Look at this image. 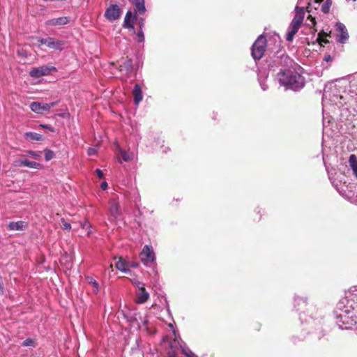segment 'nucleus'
Instances as JSON below:
<instances>
[{
    "label": "nucleus",
    "mask_w": 357,
    "mask_h": 357,
    "mask_svg": "<svg viewBox=\"0 0 357 357\" xmlns=\"http://www.w3.org/2000/svg\"><path fill=\"white\" fill-rule=\"evenodd\" d=\"M109 214L114 220H117L120 215L119 202L117 200L112 199L109 202Z\"/></svg>",
    "instance_id": "9d476101"
},
{
    "label": "nucleus",
    "mask_w": 357,
    "mask_h": 357,
    "mask_svg": "<svg viewBox=\"0 0 357 357\" xmlns=\"http://www.w3.org/2000/svg\"><path fill=\"white\" fill-rule=\"evenodd\" d=\"M40 45H46L47 46L48 38H36Z\"/></svg>",
    "instance_id": "4c0bfd02"
},
{
    "label": "nucleus",
    "mask_w": 357,
    "mask_h": 357,
    "mask_svg": "<svg viewBox=\"0 0 357 357\" xmlns=\"http://www.w3.org/2000/svg\"><path fill=\"white\" fill-rule=\"evenodd\" d=\"M131 267H133V268H136L138 266V264L137 263H132L130 264V265Z\"/></svg>",
    "instance_id": "3c124183"
},
{
    "label": "nucleus",
    "mask_w": 357,
    "mask_h": 357,
    "mask_svg": "<svg viewBox=\"0 0 357 357\" xmlns=\"http://www.w3.org/2000/svg\"><path fill=\"white\" fill-rule=\"evenodd\" d=\"M132 94L135 104L137 105H139L143 98L142 88L139 84H137L135 85Z\"/></svg>",
    "instance_id": "f3484780"
},
{
    "label": "nucleus",
    "mask_w": 357,
    "mask_h": 357,
    "mask_svg": "<svg viewBox=\"0 0 357 357\" xmlns=\"http://www.w3.org/2000/svg\"><path fill=\"white\" fill-rule=\"evenodd\" d=\"M56 105V102H52L50 103H47V105L49 106V111L50 110V109L52 107H54Z\"/></svg>",
    "instance_id": "c03bdc74"
},
{
    "label": "nucleus",
    "mask_w": 357,
    "mask_h": 357,
    "mask_svg": "<svg viewBox=\"0 0 357 357\" xmlns=\"http://www.w3.org/2000/svg\"><path fill=\"white\" fill-rule=\"evenodd\" d=\"M40 126H42L43 128H47V129L50 130V131H53V129L51 127L48 126L40 125Z\"/></svg>",
    "instance_id": "de8ad7c7"
},
{
    "label": "nucleus",
    "mask_w": 357,
    "mask_h": 357,
    "mask_svg": "<svg viewBox=\"0 0 357 357\" xmlns=\"http://www.w3.org/2000/svg\"><path fill=\"white\" fill-rule=\"evenodd\" d=\"M69 22H70V20L68 17H60L58 18H53V19L47 20L45 22V24L47 26H58L66 25Z\"/></svg>",
    "instance_id": "ddd939ff"
},
{
    "label": "nucleus",
    "mask_w": 357,
    "mask_h": 357,
    "mask_svg": "<svg viewBox=\"0 0 357 357\" xmlns=\"http://www.w3.org/2000/svg\"><path fill=\"white\" fill-rule=\"evenodd\" d=\"M173 333L176 336V331L174 330H173Z\"/></svg>",
    "instance_id": "13d9d810"
},
{
    "label": "nucleus",
    "mask_w": 357,
    "mask_h": 357,
    "mask_svg": "<svg viewBox=\"0 0 357 357\" xmlns=\"http://www.w3.org/2000/svg\"><path fill=\"white\" fill-rule=\"evenodd\" d=\"M30 109L32 112L39 114L49 112V106L47 103L45 102H33L30 104Z\"/></svg>",
    "instance_id": "1a4fd4ad"
},
{
    "label": "nucleus",
    "mask_w": 357,
    "mask_h": 357,
    "mask_svg": "<svg viewBox=\"0 0 357 357\" xmlns=\"http://www.w3.org/2000/svg\"><path fill=\"white\" fill-rule=\"evenodd\" d=\"M181 349L186 357H197L189 348L181 346Z\"/></svg>",
    "instance_id": "cd10ccee"
},
{
    "label": "nucleus",
    "mask_w": 357,
    "mask_h": 357,
    "mask_svg": "<svg viewBox=\"0 0 357 357\" xmlns=\"http://www.w3.org/2000/svg\"><path fill=\"white\" fill-rule=\"evenodd\" d=\"M149 298V294L145 289L138 290L136 294L135 302L139 304L144 303Z\"/></svg>",
    "instance_id": "dca6fc26"
},
{
    "label": "nucleus",
    "mask_w": 357,
    "mask_h": 357,
    "mask_svg": "<svg viewBox=\"0 0 357 357\" xmlns=\"http://www.w3.org/2000/svg\"><path fill=\"white\" fill-rule=\"evenodd\" d=\"M310 20L311 24H308L309 26H314L315 25V19L311 15H310L307 17V20Z\"/></svg>",
    "instance_id": "ea45409f"
},
{
    "label": "nucleus",
    "mask_w": 357,
    "mask_h": 357,
    "mask_svg": "<svg viewBox=\"0 0 357 357\" xmlns=\"http://www.w3.org/2000/svg\"><path fill=\"white\" fill-rule=\"evenodd\" d=\"M44 152H45V158L47 161L52 160L54 156V152L50 149H45Z\"/></svg>",
    "instance_id": "c756f323"
},
{
    "label": "nucleus",
    "mask_w": 357,
    "mask_h": 357,
    "mask_svg": "<svg viewBox=\"0 0 357 357\" xmlns=\"http://www.w3.org/2000/svg\"><path fill=\"white\" fill-rule=\"evenodd\" d=\"M61 222L63 223V229L70 230L71 229V225L66 222L63 218H61Z\"/></svg>",
    "instance_id": "f704fd0d"
},
{
    "label": "nucleus",
    "mask_w": 357,
    "mask_h": 357,
    "mask_svg": "<svg viewBox=\"0 0 357 357\" xmlns=\"http://www.w3.org/2000/svg\"><path fill=\"white\" fill-rule=\"evenodd\" d=\"M3 283L0 282V293H3Z\"/></svg>",
    "instance_id": "603ef678"
},
{
    "label": "nucleus",
    "mask_w": 357,
    "mask_h": 357,
    "mask_svg": "<svg viewBox=\"0 0 357 357\" xmlns=\"http://www.w3.org/2000/svg\"><path fill=\"white\" fill-rule=\"evenodd\" d=\"M299 28H300V26H298V25L291 23L289 26V29H288V32L287 33V37H286L287 40L292 41L294 39V35L298 32Z\"/></svg>",
    "instance_id": "a211bd4d"
},
{
    "label": "nucleus",
    "mask_w": 357,
    "mask_h": 357,
    "mask_svg": "<svg viewBox=\"0 0 357 357\" xmlns=\"http://www.w3.org/2000/svg\"><path fill=\"white\" fill-rule=\"evenodd\" d=\"M294 302L296 303V304L298 305L300 302H301L303 304H305L306 301L304 299V298L296 296L295 297Z\"/></svg>",
    "instance_id": "e433bc0d"
},
{
    "label": "nucleus",
    "mask_w": 357,
    "mask_h": 357,
    "mask_svg": "<svg viewBox=\"0 0 357 357\" xmlns=\"http://www.w3.org/2000/svg\"><path fill=\"white\" fill-rule=\"evenodd\" d=\"M349 163L354 174L357 178V157L354 154L351 155L349 159Z\"/></svg>",
    "instance_id": "aec40b11"
},
{
    "label": "nucleus",
    "mask_w": 357,
    "mask_h": 357,
    "mask_svg": "<svg viewBox=\"0 0 357 357\" xmlns=\"http://www.w3.org/2000/svg\"><path fill=\"white\" fill-rule=\"evenodd\" d=\"M22 345L24 347H33L34 346V341L32 339L28 338L23 342Z\"/></svg>",
    "instance_id": "2f4dec72"
},
{
    "label": "nucleus",
    "mask_w": 357,
    "mask_h": 357,
    "mask_svg": "<svg viewBox=\"0 0 357 357\" xmlns=\"http://www.w3.org/2000/svg\"><path fill=\"white\" fill-rule=\"evenodd\" d=\"M96 173L97 174L99 178H103V173L102 172V171L100 169H96Z\"/></svg>",
    "instance_id": "a19ab883"
},
{
    "label": "nucleus",
    "mask_w": 357,
    "mask_h": 357,
    "mask_svg": "<svg viewBox=\"0 0 357 357\" xmlns=\"http://www.w3.org/2000/svg\"><path fill=\"white\" fill-rule=\"evenodd\" d=\"M25 227L26 224L23 221L11 222L8 225V228L10 230H22Z\"/></svg>",
    "instance_id": "6ab92c4d"
},
{
    "label": "nucleus",
    "mask_w": 357,
    "mask_h": 357,
    "mask_svg": "<svg viewBox=\"0 0 357 357\" xmlns=\"http://www.w3.org/2000/svg\"><path fill=\"white\" fill-rule=\"evenodd\" d=\"M335 313L336 323L340 328L349 329L356 324L357 310L352 306L344 305V307L340 308L338 303Z\"/></svg>",
    "instance_id": "f257e3e1"
},
{
    "label": "nucleus",
    "mask_w": 357,
    "mask_h": 357,
    "mask_svg": "<svg viewBox=\"0 0 357 357\" xmlns=\"http://www.w3.org/2000/svg\"><path fill=\"white\" fill-rule=\"evenodd\" d=\"M140 259L142 262L146 266L153 262L155 260V253L152 247L145 245L140 253Z\"/></svg>",
    "instance_id": "39448f33"
},
{
    "label": "nucleus",
    "mask_w": 357,
    "mask_h": 357,
    "mask_svg": "<svg viewBox=\"0 0 357 357\" xmlns=\"http://www.w3.org/2000/svg\"><path fill=\"white\" fill-rule=\"evenodd\" d=\"M145 20L144 18H139L138 20V25L139 27V29L142 30L143 27L144 26Z\"/></svg>",
    "instance_id": "58836bf2"
},
{
    "label": "nucleus",
    "mask_w": 357,
    "mask_h": 357,
    "mask_svg": "<svg viewBox=\"0 0 357 357\" xmlns=\"http://www.w3.org/2000/svg\"><path fill=\"white\" fill-rule=\"evenodd\" d=\"M56 71V68L54 66H43L38 68H33L30 71V76L33 78H39L42 76L50 75L52 72Z\"/></svg>",
    "instance_id": "423d86ee"
},
{
    "label": "nucleus",
    "mask_w": 357,
    "mask_h": 357,
    "mask_svg": "<svg viewBox=\"0 0 357 357\" xmlns=\"http://www.w3.org/2000/svg\"><path fill=\"white\" fill-rule=\"evenodd\" d=\"M96 149L95 148H89V149H88V154H89V155H91L95 154V153H96Z\"/></svg>",
    "instance_id": "79ce46f5"
},
{
    "label": "nucleus",
    "mask_w": 357,
    "mask_h": 357,
    "mask_svg": "<svg viewBox=\"0 0 357 357\" xmlns=\"http://www.w3.org/2000/svg\"><path fill=\"white\" fill-rule=\"evenodd\" d=\"M17 53H18L19 55H21V56H26V52H24L23 50H18Z\"/></svg>",
    "instance_id": "49530a36"
},
{
    "label": "nucleus",
    "mask_w": 357,
    "mask_h": 357,
    "mask_svg": "<svg viewBox=\"0 0 357 357\" xmlns=\"http://www.w3.org/2000/svg\"><path fill=\"white\" fill-rule=\"evenodd\" d=\"M136 11L139 14L142 15L145 13V3L144 0H135V3Z\"/></svg>",
    "instance_id": "5701e85b"
},
{
    "label": "nucleus",
    "mask_w": 357,
    "mask_h": 357,
    "mask_svg": "<svg viewBox=\"0 0 357 357\" xmlns=\"http://www.w3.org/2000/svg\"><path fill=\"white\" fill-rule=\"evenodd\" d=\"M26 153L31 157L35 159H39L40 158V155L39 153H37L33 151H27Z\"/></svg>",
    "instance_id": "473e14b6"
},
{
    "label": "nucleus",
    "mask_w": 357,
    "mask_h": 357,
    "mask_svg": "<svg viewBox=\"0 0 357 357\" xmlns=\"http://www.w3.org/2000/svg\"><path fill=\"white\" fill-rule=\"evenodd\" d=\"M86 280L88 283L92 286L93 291L97 294L99 291V284L98 282L91 277H88Z\"/></svg>",
    "instance_id": "393cba45"
},
{
    "label": "nucleus",
    "mask_w": 357,
    "mask_h": 357,
    "mask_svg": "<svg viewBox=\"0 0 357 357\" xmlns=\"http://www.w3.org/2000/svg\"><path fill=\"white\" fill-rule=\"evenodd\" d=\"M102 190H105L107 188V183L104 181L101 183V185H100Z\"/></svg>",
    "instance_id": "37998d69"
},
{
    "label": "nucleus",
    "mask_w": 357,
    "mask_h": 357,
    "mask_svg": "<svg viewBox=\"0 0 357 357\" xmlns=\"http://www.w3.org/2000/svg\"><path fill=\"white\" fill-rule=\"evenodd\" d=\"M136 20V17L132 15L131 11H128L123 22V27L130 29L132 31H135L134 22Z\"/></svg>",
    "instance_id": "f8f14e48"
},
{
    "label": "nucleus",
    "mask_w": 357,
    "mask_h": 357,
    "mask_svg": "<svg viewBox=\"0 0 357 357\" xmlns=\"http://www.w3.org/2000/svg\"><path fill=\"white\" fill-rule=\"evenodd\" d=\"M277 79L280 85L294 91L301 90L305 85L303 77L290 70H280L277 75Z\"/></svg>",
    "instance_id": "f03ea898"
},
{
    "label": "nucleus",
    "mask_w": 357,
    "mask_h": 357,
    "mask_svg": "<svg viewBox=\"0 0 357 357\" xmlns=\"http://www.w3.org/2000/svg\"><path fill=\"white\" fill-rule=\"evenodd\" d=\"M119 152L122 159L126 162L132 161L135 158V153L133 152H127L121 149H119Z\"/></svg>",
    "instance_id": "412c9836"
},
{
    "label": "nucleus",
    "mask_w": 357,
    "mask_h": 357,
    "mask_svg": "<svg viewBox=\"0 0 357 357\" xmlns=\"http://www.w3.org/2000/svg\"><path fill=\"white\" fill-rule=\"evenodd\" d=\"M128 264L123 260L121 258L119 259V261L116 263V268L123 272V273H128L129 269L128 268Z\"/></svg>",
    "instance_id": "4be33fe9"
},
{
    "label": "nucleus",
    "mask_w": 357,
    "mask_h": 357,
    "mask_svg": "<svg viewBox=\"0 0 357 357\" xmlns=\"http://www.w3.org/2000/svg\"><path fill=\"white\" fill-rule=\"evenodd\" d=\"M169 326L170 328H173V324H169Z\"/></svg>",
    "instance_id": "4d7b16f0"
},
{
    "label": "nucleus",
    "mask_w": 357,
    "mask_h": 357,
    "mask_svg": "<svg viewBox=\"0 0 357 357\" xmlns=\"http://www.w3.org/2000/svg\"><path fill=\"white\" fill-rule=\"evenodd\" d=\"M87 234L89 235L91 234V231H89Z\"/></svg>",
    "instance_id": "bf43d9fd"
},
{
    "label": "nucleus",
    "mask_w": 357,
    "mask_h": 357,
    "mask_svg": "<svg viewBox=\"0 0 357 357\" xmlns=\"http://www.w3.org/2000/svg\"><path fill=\"white\" fill-rule=\"evenodd\" d=\"M298 5H301L302 4V0H298Z\"/></svg>",
    "instance_id": "5fc2aeb1"
},
{
    "label": "nucleus",
    "mask_w": 357,
    "mask_h": 357,
    "mask_svg": "<svg viewBox=\"0 0 357 357\" xmlns=\"http://www.w3.org/2000/svg\"><path fill=\"white\" fill-rule=\"evenodd\" d=\"M331 6V1L330 0H326L321 6L322 12L324 13H328Z\"/></svg>",
    "instance_id": "c85d7f7f"
},
{
    "label": "nucleus",
    "mask_w": 357,
    "mask_h": 357,
    "mask_svg": "<svg viewBox=\"0 0 357 357\" xmlns=\"http://www.w3.org/2000/svg\"><path fill=\"white\" fill-rule=\"evenodd\" d=\"M24 137L30 140L33 141H40L43 139V136L36 132H27L24 134Z\"/></svg>",
    "instance_id": "b1692460"
},
{
    "label": "nucleus",
    "mask_w": 357,
    "mask_h": 357,
    "mask_svg": "<svg viewBox=\"0 0 357 357\" xmlns=\"http://www.w3.org/2000/svg\"><path fill=\"white\" fill-rule=\"evenodd\" d=\"M344 305L352 306L357 310V286L351 287L344 294V297L339 301L340 308L344 307Z\"/></svg>",
    "instance_id": "7ed1b4c3"
},
{
    "label": "nucleus",
    "mask_w": 357,
    "mask_h": 357,
    "mask_svg": "<svg viewBox=\"0 0 357 357\" xmlns=\"http://www.w3.org/2000/svg\"><path fill=\"white\" fill-rule=\"evenodd\" d=\"M136 40L138 43H142L144 40V35L142 30L139 29L136 34Z\"/></svg>",
    "instance_id": "7c9ffc66"
},
{
    "label": "nucleus",
    "mask_w": 357,
    "mask_h": 357,
    "mask_svg": "<svg viewBox=\"0 0 357 357\" xmlns=\"http://www.w3.org/2000/svg\"><path fill=\"white\" fill-rule=\"evenodd\" d=\"M321 1H322V0H310V2L308 3V6L307 7V11L308 13H311L312 8L317 10V8L316 6H319Z\"/></svg>",
    "instance_id": "bb28decb"
},
{
    "label": "nucleus",
    "mask_w": 357,
    "mask_h": 357,
    "mask_svg": "<svg viewBox=\"0 0 357 357\" xmlns=\"http://www.w3.org/2000/svg\"><path fill=\"white\" fill-rule=\"evenodd\" d=\"M283 59H284V61L287 62V61H289V59L287 56H285L284 57H283Z\"/></svg>",
    "instance_id": "864d4df0"
},
{
    "label": "nucleus",
    "mask_w": 357,
    "mask_h": 357,
    "mask_svg": "<svg viewBox=\"0 0 357 357\" xmlns=\"http://www.w3.org/2000/svg\"><path fill=\"white\" fill-rule=\"evenodd\" d=\"M64 45V42L63 40H57L54 38H48V42H47V47L56 50H61L63 46Z\"/></svg>",
    "instance_id": "2eb2a0df"
},
{
    "label": "nucleus",
    "mask_w": 357,
    "mask_h": 357,
    "mask_svg": "<svg viewBox=\"0 0 357 357\" xmlns=\"http://www.w3.org/2000/svg\"><path fill=\"white\" fill-rule=\"evenodd\" d=\"M82 229H89L91 227V223L88 220H85L84 222L80 224Z\"/></svg>",
    "instance_id": "c9c22d12"
},
{
    "label": "nucleus",
    "mask_w": 357,
    "mask_h": 357,
    "mask_svg": "<svg viewBox=\"0 0 357 357\" xmlns=\"http://www.w3.org/2000/svg\"><path fill=\"white\" fill-rule=\"evenodd\" d=\"M326 97V92L325 91L324 93V99Z\"/></svg>",
    "instance_id": "6e6d98bb"
},
{
    "label": "nucleus",
    "mask_w": 357,
    "mask_h": 357,
    "mask_svg": "<svg viewBox=\"0 0 357 357\" xmlns=\"http://www.w3.org/2000/svg\"><path fill=\"white\" fill-rule=\"evenodd\" d=\"M132 284L138 288V290H140V289H145L144 288V285L142 282H139V281H137V280H134L132 281Z\"/></svg>",
    "instance_id": "72a5a7b5"
},
{
    "label": "nucleus",
    "mask_w": 357,
    "mask_h": 357,
    "mask_svg": "<svg viewBox=\"0 0 357 357\" xmlns=\"http://www.w3.org/2000/svg\"><path fill=\"white\" fill-rule=\"evenodd\" d=\"M121 10L118 5H111L105 11V16L109 21H114L119 18Z\"/></svg>",
    "instance_id": "0eeeda50"
},
{
    "label": "nucleus",
    "mask_w": 357,
    "mask_h": 357,
    "mask_svg": "<svg viewBox=\"0 0 357 357\" xmlns=\"http://www.w3.org/2000/svg\"><path fill=\"white\" fill-rule=\"evenodd\" d=\"M327 34L324 31L319 33L318 36L316 39V41L318 42L319 45H322V43H328V40L326 38Z\"/></svg>",
    "instance_id": "a878e982"
},
{
    "label": "nucleus",
    "mask_w": 357,
    "mask_h": 357,
    "mask_svg": "<svg viewBox=\"0 0 357 357\" xmlns=\"http://www.w3.org/2000/svg\"><path fill=\"white\" fill-rule=\"evenodd\" d=\"M324 60H325L326 61H327V62H328V61H331V56H330V55H327V56H325V58H324Z\"/></svg>",
    "instance_id": "09e8293b"
},
{
    "label": "nucleus",
    "mask_w": 357,
    "mask_h": 357,
    "mask_svg": "<svg viewBox=\"0 0 357 357\" xmlns=\"http://www.w3.org/2000/svg\"><path fill=\"white\" fill-rule=\"evenodd\" d=\"M261 86L263 90H266L267 89V86L265 84L261 83Z\"/></svg>",
    "instance_id": "8fccbe9b"
},
{
    "label": "nucleus",
    "mask_w": 357,
    "mask_h": 357,
    "mask_svg": "<svg viewBox=\"0 0 357 357\" xmlns=\"http://www.w3.org/2000/svg\"><path fill=\"white\" fill-rule=\"evenodd\" d=\"M295 10L296 15L291 23L301 26L304 18V7L297 5Z\"/></svg>",
    "instance_id": "9b49d317"
},
{
    "label": "nucleus",
    "mask_w": 357,
    "mask_h": 357,
    "mask_svg": "<svg viewBox=\"0 0 357 357\" xmlns=\"http://www.w3.org/2000/svg\"><path fill=\"white\" fill-rule=\"evenodd\" d=\"M337 31V40L340 43H344L349 38V34L346 26L342 23H337L335 25Z\"/></svg>",
    "instance_id": "6e6552de"
},
{
    "label": "nucleus",
    "mask_w": 357,
    "mask_h": 357,
    "mask_svg": "<svg viewBox=\"0 0 357 357\" xmlns=\"http://www.w3.org/2000/svg\"><path fill=\"white\" fill-rule=\"evenodd\" d=\"M266 47V38L261 35L258 37L252 48V55L255 60L260 59L264 55Z\"/></svg>",
    "instance_id": "20e7f679"
},
{
    "label": "nucleus",
    "mask_w": 357,
    "mask_h": 357,
    "mask_svg": "<svg viewBox=\"0 0 357 357\" xmlns=\"http://www.w3.org/2000/svg\"><path fill=\"white\" fill-rule=\"evenodd\" d=\"M125 64L128 68H130L132 67V63L130 60L127 61Z\"/></svg>",
    "instance_id": "a18cd8bd"
},
{
    "label": "nucleus",
    "mask_w": 357,
    "mask_h": 357,
    "mask_svg": "<svg viewBox=\"0 0 357 357\" xmlns=\"http://www.w3.org/2000/svg\"><path fill=\"white\" fill-rule=\"evenodd\" d=\"M18 165L17 166L22 167H28L33 169H42L43 167V165L40 163L29 161L27 159H20L18 160Z\"/></svg>",
    "instance_id": "4468645a"
}]
</instances>
